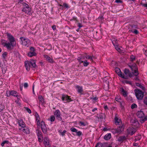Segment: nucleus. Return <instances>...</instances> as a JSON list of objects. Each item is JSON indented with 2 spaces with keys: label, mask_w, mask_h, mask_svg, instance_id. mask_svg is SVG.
Masks as SVG:
<instances>
[{
  "label": "nucleus",
  "mask_w": 147,
  "mask_h": 147,
  "mask_svg": "<svg viewBox=\"0 0 147 147\" xmlns=\"http://www.w3.org/2000/svg\"><path fill=\"white\" fill-rule=\"evenodd\" d=\"M129 67L131 69L134 76H137L139 74L138 67L135 63H130L128 64Z\"/></svg>",
  "instance_id": "f257e3e1"
},
{
  "label": "nucleus",
  "mask_w": 147,
  "mask_h": 147,
  "mask_svg": "<svg viewBox=\"0 0 147 147\" xmlns=\"http://www.w3.org/2000/svg\"><path fill=\"white\" fill-rule=\"evenodd\" d=\"M124 74L122 73V74H120V77L126 79H128V77L131 78L134 74H133V72L131 73L129 70L127 69H125L124 70Z\"/></svg>",
  "instance_id": "f03ea898"
},
{
  "label": "nucleus",
  "mask_w": 147,
  "mask_h": 147,
  "mask_svg": "<svg viewBox=\"0 0 147 147\" xmlns=\"http://www.w3.org/2000/svg\"><path fill=\"white\" fill-rule=\"evenodd\" d=\"M25 65L26 70L29 71L30 69V65L34 68L36 66L35 61L33 60H31L30 61H26L25 62Z\"/></svg>",
  "instance_id": "7ed1b4c3"
},
{
  "label": "nucleus",
  "mask_w": 147,
  "mask_h": 147,
  "mask_svg": "<svg viewBox=\"0 0 147 147\" xmlns=\"http://www.w3.org/2000/svg\"><path fill=\"white\" fill-rule=\"evenodd\" d=\"M136 115L138 118L141 119L140 120L141 123H143L147 120V116L144 117V114L143 112L142 111H138Z\"/></svg>",
  "instance_id": "20e7f679"
},
{
  "label": "nucleus",
  "mask_w": 147,
  "mask_h": 147,
  "mask_svg": "<svg viewBox=\"0 0 147 147\" xmlns=\"http://www.w3.org/2000/svg\"><path fill=\"white\" fill-rule=\"evenodd\" d=\"M134 92L137 98L139 100H142L144 96V92L139 89H135Z\"/></svg>",
  "instance_id": "39448f33"
},
{
  "label": "nucleus",
  "mask_w": 147,
  "mask_h": 147,
  "mask_svg": "<svg viewBox=\"0 0 147 147\" xmlns=\"http://www.w3.org/2000/svg\"><path fill=\"white\" fill-rule=\"evenodd\" d=\"M20 39L21 40L22 45L28 47L31 44L30 41L29 39L22 37H21Z\"/></svg>",
  "instance_id": "423d86ee"
},
{
  "label": "nucleus",
  "mask_w": 147,
  "mask_h": 147,
  "mask_svg": "<svg viewBox=\"0 0 147 147\" xmlns=\"http://www.w3.org/2000/svg\"><path fill=\"white\" fill-rule=\"evenodd\" d=\"M22 4L24 6V7L22 9V11L25 12L26 13L29 14L30 13L31 8H30L28 5L24 3H22Z\"/></svg>",
  "instance_id": "0eeeda50"
},
{
  "label": "nucleus",
  "mask_w": 147,
  "mask_h": 147,
  "mask_svg": "<svg viewBox=\"0 0 147 147\" xmlns=\"http://www.w3.org/2000/svg\"><path fill=\"white\" fill-rule=\"evenodd\" d=\"M7 38L10 43L11 44L12 46H15L16 45L15 39L13 36L10 34L7 33Z\"/></svg>",
  "instance_id": "6e6552de"
},
{
  "label": "nucleus",
  "mask_w": 147,
  "mask_h": 147,
  "mask_svg": "<svg viewBox=\"0 0 147 147\" xmlns=\"http://www.w3.org/2000/svg\"><path fill=\"white\" fill-rule=\"evenodd\" d=\"M124 127V125H122L118 126L117 129H115L112 130V132L114 134L116 133H120L121 132L123 131Z\"/></svg>",
  "instance_id": "1a4fd4ad"
},
{
  "label": "nucleus",
  "mask_w": 147,
  "mask_h": 147,
  "mask_svg": "<svg viewBox=\"0 0 147 147\" xmlns=\"http://www.w3.org/2000/svg\"><path fill=\"white\" fill-rule=\"evenodd\" d=\"M47 126L46 125L45 122L42 121L41 123V127L42 131L44 133H46L47 130Z\"/></svg>",
  "instance_id": "9d476101"
},
{
  "label": "nucleus",
  "mask_w": 147,
  "mask_h": 147,
  "mask_svg": "<svg viewBox=\"0 0 147 147\" xmlns=\"http://www.w3.org/2000/svg\"><path fill=\"white\" fill-rule=\"evenodd\" d=\"M119 115L117 114H115V123L116 125H119V126H120V125H123L121 124V122L120 119H118Z\"/></svg>",
  "instance_id": "9b49d317"
},
{
  "label": "nucleus",
  "mask_w": 147,
  "mask_h": 147,
  "mask_svg": "<svg viewBox=\"0 0 147 147\" xmlns=\"http://www.w3.org/2000/svg\"><path fill=\"white\" fill-rule=\"evenodd\" d=\"M54 115L56 116L57 119L60 121L62 120V118L61 117V114L60 111L59 110H56L54 113Z\"/></svg>",
  "instance_id": "f8f14e48"
},
{
  "label": "nucleus",
  "mask_w": 147,
  "mask_h": 147,
  "mask_svg": "<svg viewBox=\"0 0 147 147\" xmlns=\"http://www.w3.org/2000/svg\"><path fill=\"white\" fill-rule=\"evenodd\" d=\"M136 131V129L133 127H129L127 129V133L128 134L132 135Z\"/></svg>",
  "instance_id": "ddd939ff"
},
{
  "label": "nucleus",
  "mask_w": 147,
  "mask_h": 147,
  "mask_svg": "<svg viewBox=\"0 0 147 147\" xmlns=\"http://www.w3.org/2000/svg\"><path fill=\"white\" fill-rule=\"evenodd\" d=\"M49 140L48 138L45 137L43 139V143L46 147H49L50 146L49 144Z\"/></svg>",
  "instance_id": "4468645a"
},
{
  "label": "nucleus",
  "mask_w": 147,
  "mask_h": 147,
  "mask_svg": "<svg viewBox=\"0 0 147 147\" xmlns=\"http://www.w3.org/2000/svg\"><path fill=\"white\" fill-rule=\"evenodd\" d=\"M62 99L63 101L66 102H69L71 100V98L66 95H63Z\"/></svg>",
  "instance_id": "2eb2a0df"
},
{
  "label": "nucleus",
  "mask_w": 147,
  "mask_h": 147,
  "mask_svg": "<svg viewBox=\"0 0 147 147\" xmlns=\"http://www.w3.org/2000/svg\"><path fill=\"white\" fill-rule=\"evenodd\" d=\"M126 139V136H119L117 139V140L119 142H122Z\"/></svg>",
  "instance_id": "dca6fc26"
},
{
  "label": "nucleus",
  "mask_w": 147,
  "mask_h": 147,
  "mask_svg": "<svg viewBox=\"0 0 147 147\" xmlns=\"http://www.w3.org/2000/svg\"><path fill=\"white\" fill-rule=\"evenodd\" d=\"M97 117L98 119H100L101 121H102L104 118H105V114L102 113H101L98 115H97Z\"/></svg>",
  "instance_id": "f3484780"
},
{
  "label": "nucleus",
  "mask_w": 147,
  "mask_h": 147,
  "mask_svg": "<svg viewBox=\"0 0 147 147\" xmlns=\"http://www.w3.org/2000/svg\"><path fill=\"white\" fill-rule=\"evenodd\" d=\"M44 58L46 59V60L49 62L53 63V60L51 58L49 57L47 55H44Z\"/></svg>",
  "instance_id": "a211bd4d"
},
{
  "label": "nucleus",
  "mask_w": 147,
  "mask_h": 147,
  "mask_svg": "<svg viewBox=\"0 0 147 147\" xmlns=\"http://www.w3.org/2000/svg\"><path fill=\"white\" fill-rule=\"evenodd\" d=\"M9 92L10 95H11L14 96H16L17 98L18 99V95L17 92L16 91L14 90H12L10 91Z\"/></svg>",
  "instance_id": "6ab92c4d"
},
{
  "label": "nucleus",
  "mask_w": 147,
  "mask_h": 147,
  "mask_svg": "<svg viewBox=\"0 0 147 147\" xmlns=\"http://www.w3.org/2000/svg\"><path fill=\"white\" fill-rule=\"evenodd\" d=\"M76 87V88L77 89V91L78 93L80 94H82V92L83 91V89L82 87L77 85Z\"/></svg>",
  "instance_id": "aec40b11"
},
{
  "label": "nucleus",
  "mask_w": 147,
  "mask_h": 147,
  "mask_svg": "<svg viewBox=\"0 0 147 147\" xmlns=\"http://www.w3.org/2000/svg\"><path fill=\"white\" fill-rule=\"evenodd\" d=\"M3 45L4 46L6 47L8 49H10L11 46H12V45L11 43H3Z\"/></svg>",
  "instance_id": "412c9836"
},
{
  "label": "nucleus",
  "mask_w": 147,
  "mask_h": 147,
  "mask_svg": "<svg viewBox=\"0 0 147 147\" xmlns=\"http://www.w3.org/2000/svg\"><path fill=\"white\" fill-rule=\"evenodd\" d=\"M85 57V58L88 59H90L91 61H93V59L95 58L94 56H90L87 55L86 54Z\"/></svg>",
  "instance_id": "4be33fe9"
},
{
  "label": "nucleus",
  "mask_w": 147,
  "mask_h": 147,
  "mask_svg": "<svg viewBox=\"0 0 147 147\" xmlns=\"http://www.w3.org/2000/svg\"><path fill=\"white\" fill-rule=\"evenodd\" d=\"M18 123L19 125L20 126L22 127H24L25 126V124L23 122L22 120H20L19 121Z\"/></svg>",
  "instance_id": "5701e85b"
},
{
  "label": "nucleus",
  "mask_w": 147,
  "mask_h": 147,
  "mask_svg": "<svg viewBox=\"0 0 147 147\" xmlns=\"http://www.w3.org/2000/svg\"><path fill=\"white\" fill-rule=\"evenodd\" d=\"M111 138V134H108L106 135L104 137V139L106 140H109Z\"/></svg>",
  "instance_id": "b1692460"
},
{
  "label": "nucleus",
  "mask_w": 147,
  "mask_h": 147,
  "mask_svg": "<svg viewBox=\"0 0 147 147\" xmlns=\"http://www.w3.org/2000/svg\"><path fill=\"white\" fill-rule=\"evenodd\" d=\"M115 70L116 72L120 77V74H122V73L121 72L120 69L118 67H116L115 69Z\"/></svg>",
  "instance_id": "393cba45"
},
{
  "label": "nucleus",
  "mask_w": 147,
  "mask_h": 147,
  "mask_svg": "<svg viewBox=\"0 0 147 147\" xmlns=\"http://www.w3.org/2000/svg\"><path fill=\"white\" fill-rule=\"evenodd\" d=\"M105 144H102L101 143L98 142L96 145L95 147H105Z\"/></svg>",
  "instance_id": "a878e982"
},
{
  "label": "nucleus",
  "mask_w": 147,
  "mask_h": 147,
  "mask_svg": "<svg viewBox=\"0 0 147 147\" xmlns=\"http://www.w3.org/2000/svg\"><path fill=\"white\" fill-rule=\"evenodd\" d=\"M121 92L122 93L124 97H125L127 96V92L126 91H125L123 88H121Z\"/></svg>",
  "instance_id": "bb28decb"
},
{
  "label": "nucleus",
  "mask_w": 147,
  "mask_h": 147,
  "mask_svg": "<svg viewBox=\"0 0 147 147\" xmlns=\"http://www.w3.org/2000/svg\"><path fill=\"white\" fill-rule=\"evenodd\" d=\"M22 130L24 133H26L27 134H28L30 133L29 130V129L27 127H25Z\"/></svg>",
  "instance_id": "cd10ccee"
},
{
  "label": "nucleus",
  "mask_w": 147,
  "mask_h": 147,
  "mask_svg": "<svg viewBox=\"0 0 147 147\" xmlns=\"http://www.w3.org/2000/svg\"><path fill=\"white\" fill-rule=\"evenodd\" d=\"M28 55L30 57H32L33 56H36V54L34 52H30L28 53Z\"/></svg>",
  "instance_id": "c85d7f7f"
},
{
  "label": "nucleus",
  "mask_w": 147,
  "mask_h": 147,
  "mask_svg": "<svg viewBox=\"0 0 147 147\" xmlns=\"http://www.w3.org/2000/svg\"><path fill=\"white\" fill-rule=\"evenodd\" d=\"M112 42L115 47L116 45H118V41L117 40H112Z\"/></svg>",
  "instance_id": "c756f323"
},
{
  "label": "nucleus",
  "mask_w": 147,
  "mask_h": 147,
  "mask_svg": "<svg viewBox=\"0 0 147 147\" xmlns=\"http://www.w3.org/2000/svg\"><path fill=\"white\" fill-rule=\"evenodd\" d=\"M115 100L117 102H120L122 100H121V98L119 97H117L115 98Z\"/></svg>",
  "instance_id": "7c9ffc66"
},
{
  "label": "nucleus",
  "mask_w": 147,
  "mask_h": 147,
  "mask_svg": "<svg viewBox=\"0 0 147 147\" xmlns=\"http://www.w3.org/2000/svg\"><path fill=\"white\" fill-rule=\"evenodd\" d=\"M120 107L121 109H123L124 108V103L122 100L119 102Z\"/></svg>",
  "instance_id": "2f4dec72"
},
{
  "label": "nucleus",
  "mask_w": 147,
  "mask_h": 147,
  "mask_svg": "<svg viewBox=\"0 0 147 147\" xmlns=\"http://www.w3.org/2000/svg\"><path fill=\"white\" fill-rule=\"evenodd\" d=\"M115 49L119 52H121V49L119 47L118 45H116L115 46Z\"/></svg>",
  "instance_id": "473e14b6"
},
{
  "label": "nucleus",
  "mask_w": 147,
  "mask_h": 147,
  "mask_svg": "<svg viewBox=\"0 0 147 147\" xmlns=\"http://www.w3.org/2000/svg\"><path fill=\"white\" fill-rule=\"evenodd\" d=\"M37 132V135L38 137H40V136H42V133L40 131L38 130Z\"/></svg>",
  "instance_id": "72a5a7b5"
},
{
  "label": "nucleus",
  "mask_w": 147,
  "mask_h": 147,
  "mask_svg": "<svg viewBox=\"0 0 147 147\" xmlns=\"http://www.w3.org/2000/svg\"><path fill=\"white\" fill-rule=\"evenodd\" d=\"M130 61H133L136 59L135 57L133 55H131L130 56Z\"/></svg>",
  "instance_id": "f704fd0d"
},
{
  "label": "nucleus",
  "mask_w": 147,
  "mask_h": 147,
  "mask_svg": "<svg viewBox=\"0 0 147 147\" xmlns=\"http://www.w3.org/2000/svg\"><path fill=\"white\" fill-rule=\"evenodd\" d=\"M55 118L54 116L51 115L50 116V121L51 122H53L55 121Z\"/></svg>",
  "instance_id": "c9c22d12"
},
{
  "label": "nucleus",
  "mask_w": 147,
  "mask_h": 147,
  "mask_svg": "<svg viewBox=\"0 0 147 147\" xmlns=\"http://www.w3.org/2000/svg\"><path fill=\"white\" fill-rule=\"evenodd\" d=\"M71 131L72 132H76L78 130L75 128L74 127H72L70 129Z\"/></svg>",
  "instance_id": "e433bc0d"
},
{
  "label": "nucleus",
  "mask_w": 147,
  "mask_h": 147,
  "mask_svg": "<svg viewBox=\"0 0 147 147\" xmlns=\"http://www.w3.org/2000/svg\"><path fill=\"white\" fill-rule=\"evenodd\" d=\"M9 142L7 140H5L4 141L1 143V145L3 147L4 146L5 144H7L9 143Z\"/></svg>",
  "instance_id": "4c0bfd02"
},
{
  "label": "nucleus",
  "mask_w": 147,
  "mask_h": 147,
  "mask_svg": "<svg viewBox=\"0 0 147 147\" xmlns=\"http://www.w3.org/2000/svg\"><path fill=\"white\" fill-rule=\"evenodd\" d=\"M7 54V52H4L2 55V57L4 59H5Z\"/></svg>",
  "instance_id": "58836bf2"
},
{
  "label": "nucleus",
  "mask_w": 147,
  "mask_h": 147,
  "mask_svg": "<svg viewBox=\"0 0 147 147\" xmlns=\"http://www.w3.org/2000/svg\"><path fill=\"white\" fill-rule=\"evenodd\" d=\"M81 63H84V65L85 66H87L89 64V63L87 61H82Z\"/></svg>",
  "instance_id": "ea45409f"
},
{
  "label": "nucleus",
  "mask_w": 147,
  "mask_h": 147,
  "mask_svg": "<svg viewBox=\"0 0 147 147\" xmlns=\"http://www.w3.org/2000/svg\"><path fill=\"white\" fill-rule=\"evenodd\" d=\"M5 108V107L3 105L0 104V112L2 111Z\"/></svg>",
  "instance_id": "a19ab883"
},
{
  "label": "nucleus",
  "mask_w": 147,
  "mask_h": 147,
  "mask_svg": "<svg viewBox=\"0 0 147 147\" xmlns=\"http://www.w3.org/2000/svg\"><path fill=\"white\" fill-rule=\"evenodd\" d=\"M137 107V105L135 103H133V104H132L131 105V108L132 109H134L135 108H136Z\"/></svg>",
  "instance_id": "79ce46f5"
},
{
  "label": "nucleus",
  "mask_w": 147,
  "mask_h": 147,
  "mask_svg": "<svg viewBox=\"0 0 147 147\" xmlns=\"http://www.w3.org/2000/svg\"><path fill=\"white\" fill-rule=\"evenodd\" d=\"M25 109L29 113H31V111L30 109L27 107H25Z\"/></svg>",
  "instance_id": "37998d69"
},
{
  "label": "nucleus",
  "mask_w": 147,
  "mask_h": 147,
  "mask_svg": "<svg viewBox=\"0 0 147 147\" xmlns=\"http://www.w3.org/2000/svg\"><path fill=\"white\" fill-rule=\"evenodd\" d=\"M130 26L131 27V28H133V29H135L138 28V26L137 25H131Z\"/></svg>",
  "instance_id": "c03bdc74"
},
{
  "label": "nucleus",
  "mask_w": 147,
  "mask_h": 147,
  "mask_svg": "<svg viewBox=\"0 0 147 147\" xmlns=\"http://www.w3.org/2000/svg\"><path fill=\"white\" fill-rule=\"evenodd\" d=\"M76 133V135L78 136H80L82 134V132L80 131H77Z\"/></svg>",
  "instance_id": "a18cd8bd"
},
{
  "label": "nucleus",
  "mask_w": 147,
  "mask_h": 147,
  "mask_svg": "<svg viewBox=\"0 0 147 147\" xmlns=\"http://www.w3.org/2000/svg\"><path fill=\"white\" fill-rule=\"evenodd\" d=\"M59 132L61 134L62 136H63L65 135V134L66 132L67 131L65 130H64L63 132H60V131H59Z\"/></svg>",
  "instance_id": "49530a36"
},
{
  "label": "nucleus",
  "mask_w": 147,
  "mask_h": 147,
  "mask_svg": "<svg viewBox=\"0 0 147 147\" xmlns=\"http://www.w3.org/2000/svg\"><path fill=\"white\" fill-rule=\"evenodd\" d=\"M38 99L41 102H42V100H43V98L42 96H39Z\"/></svg>",
  "instance_id": "de8ad7c7"
},
{
  "label": "nucleus",
  "mask_w": 147,
  "mask_h": 147,
  "mask_svg": "<svg viewBox=\"0 0 147 147\" xmlns=\"http://www.w3.org/2000/svg\"><path fill=\"white\" fill-rule=\"evenodd\" d=\"M38 138L40 142H41L42 141V136H40V137H38Z\"/></svg>",
  "instance_id": "09e8293b"
},
{
  "label": "nucleus",
  "mask_w": 147,
  "mask_h": 147,
  "mask_svg": "<svg viewBox=\"0 0 147 147\" xmlns=\"http://www.w3.org/2000/svg\"><path fill=\"white\" fill-rule=\"evenodd\" d=\"M79 124H81V126L82 125V126H85L86 125L85 123L84 122L81 121L79 122Z\"/></svg>",
  "instance_id": "8fccbe9b"
},
{
  "label": "nucleus",
  "mask_w": 147,
  "mask_h": 147,
  "mask_svg": "<svg viewBox=\"0 0 147 147\" xmlns=\"http://www.w3.org/2000/svg\"><path fill=\"white\" fill-rule=\"evenodd\" d=\"M133 33L135 34H137L138 33V32L137 30L135 29Z\"/></svg>",
  "instance_id": "3c124183"
},
{
  "label": "nucleus",
  "mask_w": 147,
  "mask_h": 147,
  "mask_svg": "<svg viewBox=\"0 0 147 147\" xmlns=\"http://www.w3.org/2000/svg\"><path fill=\"white\" fill-rule=\"evenodd\" d=\"M115 2L118 3H121L122 2V1L121 0H116Z\"/></svg>",
  "instance_id": "603ef678"
},
{
  "label": "nucleus",
  "mask_w": 147,
  "mask_h": 147,
  "mask_svg": "<svg viewBox=\"0 0 147 147\" xmlns=\"http://www.w3.org/2000/svg\"><path fill=\"white\" fill-rule=\"evenodd\" d=\"M63 6L65 8H67L68 7V5L67 4H66V3H63Z\"/></svg>",
  "instance_id": "864d4df0"
},
{
  "label": "nucleus",
  "mask_w": 147,
  "mask_h": 147,
  "mask_svg": "<svg viewBox=\"0 0 147 147\" xmlns=\"http://www.w3.org/2000/svg\"><path fill=\"white\" fill-rule=\"evenodd\" d=\"M125 83L126 84H131V82L128 80H125Z\"/></svg>",
  "instance_id": "5fc2aeb1"
},
{
  "label": "nucleus",
  "mask_w": 147,
  "mask_h": 147,
  "mask_svg": "<svg viewBox=\"0 0 147 147\" xmlns=\"http://www.w3.org/2000/svg\"><path fill=\"white\" fill-rule=\"evenodd\" d=\"M24 86L25 88H26L28 86V85L27 83H24Z\"/></svg>",
  "instance_id": "6e6d98bb"
},
{
  "label": "nucleus",
  "mask_w": 147,
  "mask_h": 147,
  "mask_svg": "<svg viewBox=\"0 0 147 147\" xmlns=\"http://www.w3.org/2000/svg\"><path fill=\"white\" fill-rule=\"evenodd\" d=\"M144 103L147 105V97H146L144 100Z\"/></svg>",
  "instance_id": "4d7b16f0"
},
{
  "label": "nucleus",
  "mask_w": 147,
  "mask_h": 147,
  "mask_svg": "<svg viewBox=\"0 0 147 147\" xmlns=\"http://www.w3.org/2000/svg\"><path fill=\"white\" fill-rule=\"evenodd\" d=\"M140 88H141L142 90H145V87L143 86L142 85H141V86L140 87Z\"/></svg>",
  "instance_id": "13d9d810"
},
{
  "label": "nucleus",
  "mask_w": 147,
  "mask_h": 147,
  "mask_svg": "<svg viewBox=\"0 0 147 147\" xmlns=\"http://www.w3.org/2000/svg\"><path fill=\"white\" fill-rule=\"evenodd\" d=\"M30 52H34L35 50L34 49L33 47H31L30 49Z\"/></svg>",
  "instance_id": "bf43d9fd"
},
{
  "label": "nucleus",
  "mask_w": 147,
  "mask_h": 147,
  "mask_svg": "<svg viewBox=\"0 0 147 147\" xmlns=\"http://www.w3.org/2000/svg\"><path fill=\"white\" fill-rule=\"evenodd\" d=\"M78 60L80 62V63H81V61H82L81 60H82V59H81V56L80 57H78Z\"/></svg>",
  "instance_id": "052dcab7"
},
{
  "label": "nucleus",
  "mask_w": 147,
  "mask_h": 147,
  "mask_svg": "<svg viewBox=\"0 0 147 147\" xmlns=\"http://www.w3.org/2000/svg\"><path fill=\"white\" fill-rule=\"evenodd\" d=\"M78 26L79 27V28H80L82 27V26L80 23H78Z\"/></svg>",
  "instance_id": "680f3d73"
},
{
  "label": "nucleus",
  "mask_w": 147,
  "mask_h": 147,
  "mask_svg": "<svg viewBox=\"0 0 147 147\" xmlns=\"http://www.w3.org/2000/svg\"><path fill=\"white\" fill-rule=\"evenodd\" d=\"M15 102H16L17 104H18V105H21L20 103L19 102L18 100H16L15 101Z\"/></svg>",
  "instance_id": "e2e57ef3"
},
{
  "label": "nucleus",
  "mask_w": 147,
  "mask_h": 147,
  "mask_svg": "<svg viewBox=\"0 0 147 147\" xmlns=\"http://www.w3.org/2000/svg\"><path fill=\"white\" fill-rule=\"evenodd\" d=\"M85 55H82L81 56V59H82V60H84V59L85 58Z\"/></svg>",
  "instance_id": "0e129e2a"
},
{
  "label": "nucleus",
  "mask_w": 147,
  "mask_h": 147,
  "mask_svg": "<svg viewBox=\"0 0 147 147\" xmlns=\"http://www.w3.org/2000/svg\"><path fill=\"white\" fill-rule=\"evenodd\" d=\"M141 85V84H140L138 83H136V86L139 87H140Z\"/></svg>",
  "instance_id": "69168bd1"
},
{
  "label": "nucleus",
  "mask_w": 147,
  "mask_h": 147,
  "mask_svg": "<svg viewBox=\"0 0 147 147\" xmlns=\"http://www.w3.org/2000/svg\"><path fill=\"white\" fill-rule=\"evenodd\" d=\"M104 108L106 110L109 109L108 107L107 106V105H105V106H104Z\"/></svg>",
  "instance_id": "338daca9"
},
{
  "label": "nucleus",
  "mask_w": 147,
  "mask_h": 147,
  "mask_svg": "<svg viewBox=\"0 0 147 147\" xmlns=\"http://www.w3.org/2000/svg\"><path fill=\"white\" fill-rule=\"evenodd\" d=\"M142 4L144 7H147V3L143 4Z\"/></svg>",
  "instance_id": "774afa93"
}]
</instances>
